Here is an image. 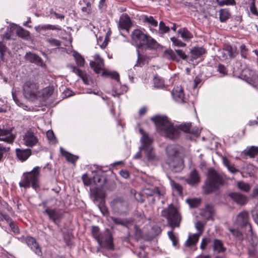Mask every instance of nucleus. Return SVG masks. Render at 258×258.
Listing matches in <instances>:
<instances>
[{
  "label": "nucleus",
  "mask_w": 258,
  "mask_h": 258,
  "mask_svg": "<svg viewBox=\"0 0 258 258\" xmlns=\"http://www.w3.org/2000/svg\"><path fill=\"white\" fill-rule=\"evenodd\" d=\"M151 119L155 123L157 131L171 140L177 139L180 131L195 135H199L200 133L198 129L191 128L190 123L182 124L178 126H174L166 116H156L153 117Z\"/></svg>",
  "instance_id": "f257e3e1"
},
{
  "label": "nucleus",
  "mask_w": 258,
  "mask_h": 258,
  "mask_svg": "<svg viewBox=\"0 0 258 258\" xmlns=\"http://www.w3.org/2000/svg\"><path fill=\"white\" fill-rule=\"evenodd\" d=\"M223 177L214 169L210 170L205 184L203 186L205 194H209L224 184Z\"/></svg>",
  "instance_id": "f03ea898"
},
{
  "label": "nucleus",
  "mask_w": 258,
  "mask_h": 258,
  "mask_svg": "<svg viewBox=\"0 0 258 258\" xmlns=\"http://www.w3.org/2000/svg\"><path fill=\"white\" fill-rule=\"evenodd\" d=\"M167 163L174 172L181 171L183 168V162L179 156V152L174 146H168L166 148Z\"/></svg>",
  "instance_id": "7ed1b4c3"
},
{
  "label": "nucleus",
  "mask_w": 258,
  "mask_h": 258,
  "mask_svg": "<svg viewBox=\"0 0 258 258\" xmlns=\"http://www.w3.org/2000/svg\"><path fill=\"white\" fill-rule=\"evenodd\" d=\"M40 168L35 167L30 172L23 173L19 186L21 187L29 188L32 187L35 190L39 187V177Z\"/></svg>",
  "instance_id": "20e7f679"
},
{
  "label": "nucleus",
  "mask_w": 258,
  "mask_h": 258,
  "mask_svg": "<svg viewBox=\"0 0 258 258\" xmlns=\"http://www.w3.org/2000/svg\"><path fill=\"white\" fill-rule=\"evenodd\" d=\"M161 216L167 219L169 226L172 230L179 227L181 216L173 204H170L167 208L163 209L161 212Z\"/></svg>",
  "instance_id": "39448f33"
},
{
  "label": "nucleus",
  "mask_w": 258,
  "mask_h": 258,
  "mask_svg": "<svg viewBox=\"0 0 258 258\" xmlns=\"http://www.w3.org/2000/svg\"><path fill=\"white\" fill-rule=\"evenodd\" d=\"M110 205L113 211L120 215L127 214L132 209L129 201L124 197H116L113 199Z\"/></svg>",
  "instance_id": "423d86ee"
},
{
  "label": "nucleus",
  "mask_w": 258,
  "mask_h": 258,
  "mask_svg": "<svg viewBox=\"0 0 258 258\" xmlns=\"http://www.w3.org/2000/svg\"><path fill=\"white\" fill-rule=\"evenodd\" d=\"M140 134L142 135L141 139L142 146L139 148V150H144L145 155L148 161H153L156 159L155 153L153 148L151 146L152 142V140L148 137V135L144 131L140 128L139 130Z\"/></svg>",
  "instance_id": "0eeeda50"
},
{
  "label": "nucleus",
  "mask_w": 258,
  "mask_h": 258,
  "mask_svg": "<svg viewBox=\"0 0 258 258\" xmlns=\"http://www.w3.org/2000/svg\"><path fill=\"white\" fill-rule=\"evenodd\" d=\"M23 88V95L26 99L33 101L37 98L38 86L37 84L28 81L25 83Z\"/></svg>",
  "instance_id": "6e6552de"
},
{
  "label": "nucleus",
  "mask_w": 258,
  "mask_h": 258,
  "mask_svg": "<svg viewBox=\"0 0 258 258\" xmlns=\"http://www.w3.org/2000/svg\"><path fill=\"white\" fill-rule=\"evenodd\" d=\"M14 131V126H10L4 124L1 125L0 141H4L9 144H12L16 138V135Z\"/></svg>",
  "instance_id": "1a4fd4ad"
},
{
  "label": "nucleus",
  "mask_w": 258,
  "mask_h": 258,
  "mask_svg": "<svg viewBox=\"0 0 258 258\" xmlns=\"http://www.w3.org/2000/svg\"><path fill=\"white\" fill-rule=\"evenodd\" d=\"M241 78L248 83L253 86L258 85V76L254 71L249 69H245L241 73Z\"/></svg>",
  "instance_id": "9d476101"
},
{
  "label": "nucleus",
  "mask_w": 258,
  "mask_h": 258,
  "mask_svg": "<svg viewBox=\"0 0 258 258\" xmlns=\"http://www.w3.org/2000/svg\"><path fill=\"white\" fill-rule=\"evenodd\" d=\"M147 35L148 34H145L139 29H135L132 32L131 35L132 40L136 44L138 49L141 48L144 46Z\"/></svg>",
  "instance_id": "9b49d317"
},
{
  "label": "nucleus",
  "mask_w": 258,
  "mask_h": 258,
  "mask_svg": "<svg viewBox=\"0 0 258 258\" xmlns=\"http://www.w3.org/2000/svg\"><path fill=\"white\" fill-rule=\"evenodd\" d=\"M196 228L199 231V233L194 234L188 236L185 242V245L187 247L195 245L198 242L199 236L204 230V224L201 221H199L196 224Z\"/></svg>",
  "instance_id": "f8f14e48"
},
{
  "label": "nucleus",
  "mask_w": 258,
  "mask_h": 258,
  "mask_svg": "<svg viewBox=\"0 0 258 258\" xmlns=\"http://www.w3.org/2000/svg\"><path fill=\"white\" fill-rule=\"evenodd\" d=\"M43 213L47 214L49 219L57 225H58L60 219L63 217V214L61 211L55 209L47 208Z\"/></svg>",
  "instance_id": "ddd939ff"
},
{
  "label": "nucleus",
  "mask_w": 258,
  "mask_h": 258,
  "mask_svg": "<svg viewBox=\"0 0 258 258\" xmlns=\"http://www.w3.org/2000/svg\"><path fill=\"white\" fill-rule=\"evenodd\" d=\"M23 241L33 250L37 255H41L42 251L40 246L36 239L31 236H28L23 238Z\"/></svg>",
  "instance_id": "4468645a"
},
{
  "label": "nucleus",
  "mask_w": 258,
  "mask_h": 258,
  "mask_svg": "<svg viewBox=\"0 0 258 258\" xmlns=\"http://www.w3.org/2000/svg\"><path fill=\"white\" fill-rule=\"evenodd\" d=\"M23 141L25 145L32 147L36 145L38 142V139L34 135V133L31 130H29L23 135Z\"/></svg>",
  "instance_id": "2eb2a0df"
},
{
  "label": "nucleus",
  "mask_w": 258,
  "mask_h": 258,
  "mask_svg": "<svg viewBox=\"0 0 258 258\" xmlns=\"http://www.w3.org/2000/svg\"><path fill=\"white\" fill-rule=\"evenodd\" d=\"M94 58V61H91L90 62V67L93 69L96 74H99L104 67L103 59L99 54H95Z\"/></svg>",
  "instance_id": "dca6fc26"
},
{
  "label": "nucleus",
  "mask_w": 258,
  "mask_h": 258,
  "mask_svg": "<svg viewBox=\"0 0 258 258\" xmlns=\"http://www.w3.org/2000/svg\"><path fill=\"white\" fill-rule=\"evenodd\" d=\"M103 237L102 241L100 243H98L99 245L106 249L113 250L114 249V245L112 236L107 233L103 235Z\"/></svg>",
  "instance_id": "f3484780"
},
{
  "label": "nucleus",
  "mask_w": 258,
  "mask_h": 258,
  "mask_svg": "<svg viewBox=\"0 0 258 258\" xmlns=\"http://www.w3.org/2000/svg\"><path fill=\"white\" fill-rule=\"evenodd\" d=\"M118 25L121 29L126 30L128 32L131 26V21L130 17L126 14L122 15L120 17Z\"/></svg>",
  "instance_id": "a211bd4d"
},
{
  "label": "nucleus",
  "mask_w": 258,
  "mask_h": 258,
  "mask_svg": "<svg viewBox=\"0 0 258 258\" xmlns=\"http://www.w3.org/2000/svg\"><path fill=\"white\" fill-rule=\"evenodd\" d=\"M140 20L144 24L147 25L151 31H152V27H156L158 26V21L151 16L142 15L141 16Z\"/></svg>",
  "instance_id": "6ab92c4d"
},
{
  "label": "nucleus",
  "mask_w": 258,
  "mask_h": 258,
  "mask_svg": "<svg viewBox=\"0 0 258 258\" xmlns=\"http://www.w3.org/2000/svg\"><path fill=\"white\" fill-rule=\"evenodd\" d=\"M228 196L236 203L240 205H243L246 203L247 198L238 192H230L228 194Z\"/></svg>",
  "instance_id": "aec40b11"
},
{
  "label": "nucleus",
  "mask_w": 258,
  "mask_h": 258,
  "mask_svg": "<svg viewBox=\"0 0 258 258\" xmlns=\"http://www.w3.org/2000/svg\"><path fill=\"white\" fill-rule=\"evenodd\" d=\"M206 52V49L203 47H194L190 50L191 60L200 58Z\"/></svg>",
  "instance_id": "412c9836"
},
{
  "label": "nucleus",
  "mask_w": 258,
  "mask_h": 258,
  "mask_svg": "<svg viewBox=\"0 0 258 258\" xmlns=\"http://www.w3.org/2000/svg\"><path fill=\"white\" fill-rule=\"evenodd\" d=\"M172 95L176 102L179 103L184 102V94L183 89L180 87L174 88L172 92Z\"/></svg>",
  "instance_id": "4be33fe9"
},
{
  "label": "nucleus",
  "mask_w": 258,
  "mask_h": 258,
  "mask_svg": "<svg viewBox=\"0 0 258 258\" xmlns=\"http://www.w3.org/2000/svg\"><path fill=\"white\" fill-rule=\"evenodd\" d=\"M213 250L215 253H222L226 251V248L224 246L222 240L214 239L213 241Z\"/></svg>",
  "instance_id": "5701e85b"
},
{
  "label": "nucleus",
  "mask_w": 258,
  "mask_h": 258,
  "mask_svg": "<svg viewBox=\"0 0 258 258\" xmlns=\"http://www.w3.org/2000/svg\"><path fill=\"white\" fill-rule=\"evenodd\" d=\"M186 182L190 185H195L200 182V176L196 170H193L188 177L185 179Z\"/></svg>",
  "instance_id": "b1692460"
},
{
  "label": "nucleus",
  "mask_w": 258,
  "mask_h": 258,
  "mask_svg": "<svg viewBox=\"0 0 258 258\" xmlns=\"http://www.w3.org/2000/svg\"><path fill=\"white\" fill-rule=\"evenodd\" d=\"M5 220L9 224L11 230L14 233H19V230L18 227L15 224L14 221L8 215L3 213L0 211V220Z\"/></svg>",
  "instance_id": "393cba45"
},
{
  "label": "nucleus",
  "mask_w": 258,
  "mask_h": 258,
  "mask_svg": "<svg viewBox=\"0 0 258 258\" xmlns=\"http://www.w3.org/2000/svg\"><path fill=\"white\" fill-rule=\"evenodd\" d=\"M16 153L18 158L23 162L26 161L31 155V150L30 149H16Z\"/></svg>",
  "instance_id": "a878e982"
},
{
  "label": "nucleus",
  "mask_w": 258,
  "mask_h": 258,
  "mask_svg": "<svg viewBox=\"0 0 258 258\" xmlns=\"http://www.w3.org/2000/svg\"><path fill=\"white\" fill-rule=\"evenodd\" d=\"M25 58L32 63H34L38 66H42L43 60L40 57L35 53L30 52H27L25 55Z\"/></svg>",
  "instance_id": "bb28decb"
},
{
  "label": "nucleus",
  "mask_w": 258,
  "mask_h": 258,
  "mask_svg": "<svg viewBox=\"0 0 258 258\" xmlns=\"http://www.w3.org/2000/svg\"><path fill=\"white\" fill-rule=\"evenodd\" d=\"M228 229L236 240L241 242L244 240V235L239 229L230 227H228Z\"/></svg>",
  "instance_id": "cd10ccee"
},
{
  "label": "nucleus",
  "mask_w": 258,
  "mask_h": 258,
  "mask_svg": "<svg viewBox=\"0 0 258 258\" xmlns=\"http://www.w3.org/2000/svg\"><path fill=\"white\" fill-rule=\"evenodd\" d=\"M144 46L150 49H156L159 47V44L154 39L148 35Z\"/></svg>",
  "instance_id": "c85d7f7f"
},
{
  "label": "nucleus",
  "mask_w": 258,
  "mask_h": 258,
  "mask_svg": "<svg viewBox=\"0 0 258 258\" xmlns=\"http://www.w3.org/2000/svg\"><path fill=\"white\" fill-rule=\"evenodd\" d=\"M223 50L228 52V55L231 58L235 57L238 54L237 47L234 45H225L223 48Z\"/></svg>",
  "instance_id": "c756f323"
},
{
  "label": "nucleus",
  "mask_w": 258,
  "mask_h": 258,
  "mask_svg": "<svg viewBox=\"0 0 258 258\" xmlns=\"http://www.w3.org/2000/svg\"><path fill=\"white\" fill-rule=\"evenodd\" d=\"M231 13L227 9H222L219 10V20L222 23L226 22L231 17Z\"/></svg>",
  "instance_id": "7c9ffc66"
},
{
  "label": "nucleus",
  "mask_w": 258,
  "mask_h": 258,
  "mask_svg": "<svg viewBox=\"0 0 258 258\" xmlns=\"http://www.w3.org/2000/svg\"><path fill=\"white\" fill-rule=\"evenodd\" d=\"M163 56L169 60H173L176 62L179 61V59L178 56H177L175 53V51H174L171 49L165 50L163 53Z\"/></svg>",
  "instance_id": "2f4dec72"
},
{
  "label": "nucleus",
  "mask_w": 258,
  "mask_h": 258,
  "mask_svg": "<svg viewBox=\"0 0 258 258\" xmlns=\"http://www.w3.org/2000/svg\"><path fill=\"white\" fill-rule=\"evenodd\" d=\"M242 154L250 158H254L255 156L258 155V147L251 146L249 148H247L243 151Z\"/></svg>",
  "instance_id": "473e14b6"
},
{
  "label": "nucleus",
  "mask_w": 258,
  "mask_h": 258,
  "mask_svg": "<svg viewBox=\"0 0 258 258\" xmlns=\"http://www.w3.org/2000/svg\"><path fill=\"white\" fill-rule=\"evenodd\" d=\"M91 232L92 236L97 240L98 243H100L103 238V235L104 234L100 232L99 228L96 226H92Z\"/></svg>",
  "instance_id": "72a5a7b5"
},
{
  "label": "nucleus",
  "mask_w": 258,
  "mask_h": 258,
  "mask_svg": "<svg viewBox=\"0 0 258 258\" xmlns=\"http://www.w3.org/2000/svg\"><path fill=\"white\" fill-rule=\"evenodd\" d=\"M60 150L61 155L65 157L66 160L68 162H71L72 163H75L78 160V157L66 151L62 148H60Z\"/></svg>",
  "instance_id": "f704fd0d"
},
{
  "label": "nucleus",
  "mask_w": 258,
  "mask_h": 258,
  "mask_svg": "<svg viewBox=\"0 0 258 258\" xmlns=\"http://www.w3.org/2000/svg\"><path fill=\"white\" fill-rule=\"evenodd\" d=\"M137 52L138 55V58L136 63L134 66V67H142L145 64L147 56L146 55L141 54L139 49H137Z\"/></svg>",
  "instance_id": "c9c22d12"
},
{
  "label": "nucleus",
  "mask_w": 258,
  "mask_h": 258,
  "mask_svg": "<svg viewBox=\"0 0 258 258\" xmlns=\"http://www.w3.org/2000/svg\"><path fill=\"white\" fill-rule=\"evenodd\" d=\"M81 6H83L81 10L82 12L89 14L91 11V3L87 0H82L79 3Z\"/></svg>",
  "instance_id": "e433bc0d"
},
{
  "label": "nucleus",
  "mask_w": 258,
  "mask_h": 258,
  "mask_svg": "<svg viewBox=\"0 0 258 258\" xmlns=\"http://www.w3.org/2000/svg\"><path fill=\"white\" fill-rule=\"evenodd\" d=\"M178 33L184 40H188L193 37V35L187 28H182L178 30Z\"/></svg>",
  "instance_id": "4c0bfd02"
},
{
  "label": "nucleus",
  "mask_w": 258,
  "mask_h": 258,
  "mask_svg": "<svg viewBox=\"0 0 258 258\" xmlns=\"http://www.w3.org/2000/svg\"><path fill=\"white\" fill-rule=\"evenodd\" d=\"M247 217H248V214L247 212H243L240 213L238 215V218L239 220H242V226H246L247 225H248L249 228V230H252L251 226L250 224H249L247 222Z\"/></svg>",
  "instance_id": "58836bf2"
},
{
  "label": "nucleus",
  "mask_w": 258,
  "mask_h": 258,
  "mask_svg": "<svg viewBox=\"0 0 258 258\" xmlns=\"http://www.w3.org/2000/svg\"><path fill=\"white\" fill-rule=\"evenodd\" d=\"M106 179L103 176L96 175L93 177L94 183L100 187H103Z\"/></svg>",
  "instance_id": "ea45409f"
},
{
  "label": "nucleus",
  "mask_w": 258,
  "mask_h": 258,
  "mask_svg": "<svg viewBox=\"0 0 258 258\" xmlns=\"http://www.w3.org/2000/svg\"><path fill=\"white\" fill-rule=\"evenodd\" d=\"M215 3L220 7H223L224 6H234L236 5L235 0H216Z\"/></svg>",
  "instance_id": "a19ab883"
},
{
  "label": "nucleus",
  "mask_w": 258,
  "mask_h": 258,
  "mask_svg": "<svg viewBox=\"0 0 258 258\" xmlns=\"http://www.w3.org/2000/svg\"><path fill=\"white\" fill-rule=\"evenodd\" d=\"M190 208H196L198 207L201 203V200L198 199H187L186 200Z\"/></svg>",
  "instance_id": "79ce46f5"
},
{
  "label": "nucleus",
  "mask_w": 258,
  "mask_h": 258,
  "mask_svg": "<svg viewBox=\"0 0 258 258\" xmlns=\"http://www.w3.org/2000/svg\"><path fill=\"white\" fill-rule=\"evenodd\" d=\"M237 186L241 190L248 192L250 189V186L247 183L243 181H239L237 183Z\"/></svg>",
  "instance_id": "37998d69"
},
{
  "label": "nucleus",
  "mask_w": 258,
  "mask_h": 258,
  "mask_svg": "<svg viewBox=\"0 0 258 258\" xmlns=\"http://www.w3.org/2000/svg\"><path fill=\"white\" fill-rule=\"evenodd\" d=\"M103 187L108 190H112L115 188L116 184L113 180H106Z\"/></svg>",
  "instance_id": "c03bdc74"
},
{
  "label": "nucleus",
  "mask_w": 258,
  "mask_h": 258,
  "mask_svg": "<svg viewBox=\"0 0 258 258\" xmlns=\"http://www.w3.org/2000/svg\"><path fill=\"white\" fill-rule=\"evenodd\" d=\"M112 221L116 224L125 226L128 223V221L125 219L120 218L111 217Z\"/></svg>",
  "instance_id": "a18cd8bd"
},
{
  "label": "nucleus",
  "mask_w": 258,
  "mask_h": 258,
  "mask_svg": "<svg viewBox=\"0 0 258 258\" xmlns=\"http://www.w3.org/2000/svg\"><path fill=\"white\" fill-rule=\"evenodd\" d=\"M153 82L155 87L161 88L164 85L163 80L158 76L154 77Z\"/></svg>",
  "instance_id": "49530a36"
},
{
  "label": "nucleus",
  "mask_w": 258,
  "mask_h": 258,
  "mask_svg": "<svg viewBox=\"0 0 258 258\" xmlns=\"http://www.w3.org/2000/svg\"><path fill=\"white\" fill-rule=\"evenodd\" d=\"M170 182L172 187L178 192L179 195H182V187L181 185L173 180H171Z\"/></svg>",
  "instance_id": "de8ad7c7"
},
{
  "label": "nucleus",
  "mask_w": 258,
  "mask_h": 258,
  "mask_svg": "<svg viewBox=\"0 0 258 258\" xmlns=\"http://www.w3.org/2000/svg\"><path fill=\"white\" fill-rule=\"evenodd\" d=\"M168 235L170 239L172 241V244L174 246H177L178 244V240L176 236L174 234L172 231L168 232Z\"/></svg>",
  "instance_id": "09e8293b"
},
{
  "label": "nucleus",
  "mask_w": 258,
  "mask_h": 258,
  "mask_svg": "<svg viewBox=\"0 0 258 258\" xmlns=\"http://www.w3.org/2000/svg\"><path fill=\"white\" fill-rule=\"evenodd\" d=\"M17 35L22 38H26L29 36L30 33L29 31L24 30L23 28H19L17 30Z\"/></svg>",
  "instance_id": "8fccbe9b"
},
{
  "label": "nucleus",
  "mask_w": 258,
  "mask_h": 258,
  "mask_svg": "<svg viewBox=\"0 0 258 258\" xmlns=\"http://www.w3.org/2000/svg\"><path fill=\"white\" fill-rule=\"evenodd\" d=\"M74 57L76 60L77 63L81 67L84 66L85 63V60L84 58L78 53H76L74 55Z\"/></svg>",
  "instance_id": "3c124183"
},
{
  "label": "nucleus",
  "mask_w": 258,
  "mask_h": 258,
  "mask_svg": "<svg viewBox=\"0 0 258 258\" xmlns=\"http://www.w3.org/2000/svg\"><path fill=\"white\" fill-rule=\"evenodd\" d=\"M171 41L173 43V44L178 47H184L186 46L185 43L182 42L181 40L178 39L175 37H171L170 38Z\"/></svg>",
  "instance_id": "603ef678"
},
{
  "label": "nucleus",
  "mask_w": 258,
  "mask_h": 258,
  "mask_svg": "<svg viewBox=\"0 0 258 258\" xmlns=\"http://www.w3.org/2000/svg\"><path fill=\"white\" fill-rule=\"evenodd\" d=\"M46 41L52 46L59 47L61 44L59 40L52 38H47Z\"/></svg>",
  "instance_id": "864d4df0"
},
{
  "label": "nucleus",
  "mask_w": 258,
  "mask_h": 258,
  "mask_svg": "<svg viewBox=\"0 0 258 258\" xmlns=\"http://www.w3.org/2000/svg\"><path fill=\"white\" fill-rule=\"evenodd\" d=\"M159 30L161 31V33L162 34H164L169 32L170 30L169 27L166 26L165 23L162 21L160 22L159 24Z\"/></svg>",
  "instance_id": "5fc2aeb1"
},
{
  "label": "nucleus",
  "mask_w": 258,
  "mask_h": 258,
  "mask_svg": "<svg viewBox=\"0 0 258 258\" xmlns=\"http://www.w3.org/2000/svg\"><path fill=\"white\" fill-rule=\"evenodd\" d=\"M10 150L9 147L4 146L0 144V161L2 160L5 154H6Z\"/></svg>",
  "instance_id": "6e6d98bb"
},
{
  "label": "nucleus",
  "mask_w": 258,
  "mask_h": 258,
  "mask_svg": "<svg viewBox=\"0 0 258 258\" xmlns=\"http://www.w3.org/2000/svg\"><path fill=\"white\" fill-rule=\"evenodd\" d=\"M103 75H106L110 76L112 79L115 80L117 82H120L119 74L116 72H108L106 73L103 72Z\"/></svg>",
  "instance_id": "4d7b16f0"
},
{
  "label": "nucleus",
  "mask_w": 258,
  "mask_h": 258,
  "mask_svg": "<svg viewBox=\"0 0 258 258\" xmlns=\"http://www.w3.org/2000/svg\"><path fill=\"white\" fill-rule=\"evenodd\" d=\"M175 51L177 56H178L179 59L181 58L183 60H185L187 58V55L183 50L181 49H175Z\"/></svg>",
  "instance_id": "13d9d810"
},
{
  "label": "nucleus",
  "mask_w": 258,
  "mask_h": 258,
  "mask_svg": "<svg viewBox=\"0 0 258 258\" xmlns=\"http://www.w3.org/2000/svg\"><path fill=\"white\" fill-rule=\"evenodd\" d=\"M217 71L223 76L227 75V70L224 65L219 63L217 67Z\"/></svg>",
  "instance_id": "bf43d9fd"
},
{
  "label": "nucleus",
  "mask_w": 258,
  "mask_h": 258,
  "mask_svg": "<svg viewBox=\"0 0 258 258\" xmlns=\"http://www.w3.org/2000/svg\"><path fill=\"white\" fill-rule=\"evenodd\" d=\"M98 208L103 215H106L108 214V211L104 204V202H101L98 205Z\"/></svg>",
  "instance_id": "052dcab7"
},
{
  "label": "nucleus",
  "mask_w": 258,
  "mask_h": 258,
  "mask_svg": "<svg viewBox=\"0 0 258 258\" xmlns=\"http://www.w3.org/2000/svg\"><path fill=\"white\" fill-rule=\"evenodd\" d=\"M240 49L241 57L244 58H246L248 49L246 47L245 45L244 44L241 45L240 46Z\"/></svg>",
  "instance_id": "680f3d73"
},
{
  "label": "nucleus",
  "mask_w": 258,
  "mask_h": 258,
  "mask_svg": "<svg viewBox=\"0 0 258 258\" xmlns=\"http://www.w3.org/2000/svg\"><path fill=\"white\" fill-rule=\"evenodd\" d=\"M143 192L147 196H153L155 195V187L152 188H146L144 189Z\"/></svg>",
  "instance_id": "e2e57ef3"
},
{
  "label": "nucleus",
  "mask_w": 258,
  "mask_h": 258,
  "mask_svg": "<svg viewBox=\"0 0 258 258\" xmlns=\"http://www.w3.org/2000/svg\"><path fill=\"white\" fill-rule=\"evenodd\" d=\"M250 11L251 13L254 16H258V12L257 9L255 6L254 4V0H252L250 6Z\"/></svg>",
  "instance_id": "0e129e2a"
},
{
  "label": "nucleus",
  "mask_w": 258,
  "mask_h": 258,
  "mask_svg": "<svg viewBox=\"0 0 258 258\" xmlns=\"http://www.w3.org/2000/svg\"><path fill=\"white\" fill-rule=\"evenodd\" d=\"M210 239L209 238H204L200 244V248L201 249L204 250L206 248L207 244L209 243Z\"/></svg>",
  "instance_id": "69168bd1"
},
{
  "label": "nucleus",
  "mask_w": 258,
  "mask_h": 258,
  "mask_svg": "<svg viewBox=\"0 0 258 258\" xmlns=\"http://www.w3.org/2000/svg\"><path fill=\"white\" fill-rule=\"evenodd\" d=\"M49 13L53 15L56 19L63 20L64 18V15L56 13L53 9H50L49 10Z\"/></svg>",
  "instance_id": "338daca9"
},
{
  "label": "nucleus",
  "mask_w": 258,
  "mask_h": 258,
  "mask_svg": "<svg viewBox=\"0 0 258 258\" xmlns=\"http://www.w3.org/2000/svg\"><path fill=\"white\" fill-rule=\"evenodd\" d=\"M224 163L226 165L228 170L232 173H235L238 171L233 166L230 165L229 162L227 160L224 161Z\"/></svg>",
  "instance_id": "774afa93"
}]
</instances>
